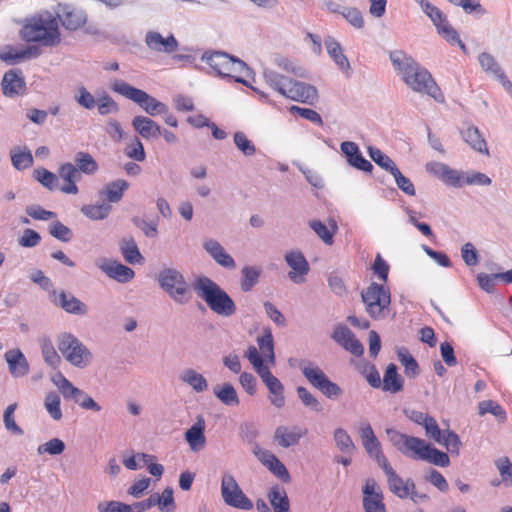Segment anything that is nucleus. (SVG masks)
Returning <instances> with one entry per match:
<instances>
[{"mask_svg":"<svg viewBox=\"0 0 512 512\" xmlns=\"http://www.w3.org/2000/svg\"><path fill=\"white\" fill-rule=\"evenodd\" d=\"M389 58L401 80L412 91L428 95L439 103L444 102V95L432 74L412 56L402 50H394Z\"/></svg>","mask_w":512,"mask_h":512,"instance_id":"f257e3e1","label":"nucleus"},{"mask_svg":"<svg viewBox=\"0 0 512 512\" xmlns=\"http://www.w3.org/2000/svg\"><path fill=\"white\" fill-rule=\"evenodd\" d=\"M386 433L392 445L407 457L424 460L440 467H447L450 464L447 453L431 446L421 438L401 433L392 428L387 429Z\"/></svg>","mask_w":512,"mask_h":512,"instance_id":"f03ea898","label":"nucleus"},{"mask_svg":"<svg viewBox=\"0 0 512 512\" xmlns=\"http://www.w3.org/2000/svg\"><path fill=\"white\" fill-rule=\"evenodd\" d=\"M193 288L211 311L222 317H231L237 307L230 295L215 281L207 276H199L193 282Z\"/></svg>","mask_w":512,"mask_h":512,"instance_id":"7ed1b4c3","label":"nucleus"},{"mask_svg":"<svg viewBox=\"0 0 512 512\" xmlns=\"http://www.w3.org/2000/svg\"><path fill=\"white\" fill-rule=\"evenodd\" d=\"M20 34L27 43H39L46 47L56 46L61 41L58 20L48 13L45 16L32 17L24 24Z\"/></svg>","mask_w":512,"mask_h":512,"instance_id":"20e7f679","label":"nucleus"},{"mask_svg":"<svg viewBox=\"0 0 512 512\" xmlns=\"http://www.w3.org/2000/svg\"><path fill=\"white\" fill-rule=\"evenodd\" d=\"M201 60L206 62L217 76L233 78L235 82L251 87L244 78L232 76L231 74L232 72L242 73L243 71H250V68L243 60L223 51H206L203 53Z\"/></svg>","mask_w":512,"mask_h":512,"instance_id":"39448f33","label":"nucleus"},{"mask_svg":"<svg viewBox=\"0 0 512 512\" xmlns=\"http://www.w3.org/2000/svg\"><path fill=\"white\" fill-rule=\"evenodd\" d=\"M159 287L176 304L185 305L192 299V291L184 274L172 267H165L156 276Z\"/></svg>","mask_w":512,"mask_h":512,"instance_id":"423d86ee","label":"nucleus"},{"mask_svg":"<svg viewBox=\"0 0 512 512\" xmlns=\"http://www.w3.org/2000/svg\"><path fill=\"white\" fill-rule=\"evenodd\" d=\"M111 89L136 103L142 110L152 117L167 114L169 110L165 103L157 100L144 90L136 88L123 80H115L111 84Z\"/></svg>","mask_w":512,"mask_h":512,"instance_id":"0eeeda50","label":"nucleus"},{"mask_svg":"<svg viewBox=\"0 0 512 512\" xmlns=\"http://www.w3.org/2000/svg\"><path fill=\"white\" fill-rule=\"evenodd\" d=\"M57 346L65 360L77 368H86L93 359L87 346L72 333H60L57 336Z\"/></svg>","mask_w":512,"mask_h":512,"instance_id":"6e6552de","label":"nucleus"},{"mask_svg":"<svg viewBox=\"0 0 512 512\" xmlns=\"http://www.w3.org/2000/svg\"><path fill=\"white\" fill-rule=\"evenodd\" d=\"M298 368L309 384L319 390L326 398L337 399L342 395L341 387L331 381L325 372L313 362L300 360Z\"/></svg>","mask_w":512,"mask_h":512,"instance_id":"1a4fd4ad","label":"nucleus"},{"mask_svg":"<svg viewBox=\"0 0 512 512\" xmlns=\"http://www.w3.org/2000/svg\"><path fill=\"white\" fill-rule=\"evenodd\" d=\"M361 298L371 318L379 320L386 317L389 312L391 295L390 291L382 284L372 282L361 292Z\"/></svg>","mask_w":512,"mask_h":512,"instance_id":"9d476101","label":"nucleus"},{"mask_svg":"<svg viewBox=\"0 0 512 512\" xmlns=\"http://www.w3.org/2000/svg\"><path fill=\"white\" fill-rule=\"evenodd\" d=\"M221 496L224 503L230 507L251 510L253 502L245 495L235 477L225 473L221 479Z\"/></svg>","mask_w":512,"mask_h":512,"instance_id":"9b49d317","label":"nucleus"},{"mask_svg":"<svg viewBox=\"0 0 512 512\" xmlns=\"http://www.w3.org/2000/svg\"><path fill=\"white\" fill-rule=\"evenodd\" d=\"M49 300L53 305L68 314L84 316L88 313V306L71 292L65 290L57 291L53 289L49 291Z\"/></svg>","mask_w":512,"mask_h":512,"instance_id":"f8f14e48","label":"nucleus"},{"mask_svg":"<svg viewBox=\"0 0 512 512\" xmlns=\"http://www.w3.org/2000/svg\"><path fill=\"white\" fill-rule=\"evenodd\" d=\"M426 171L441 180L445 185L460 188L465 185V174L462 171L451 168L442 162H428L425 165Z\"/></svg>","mask_w":512,"mask_h":512,"instance_id":"ddd939ff","label":"nucleus"},{"mask_svg":"<svg viewBox=\"0 0 512 512\" xmlns=\"http://www.w3.org/2000/svg\"><path fill=\"white\" fill-rule=\"evenodd\" d=\"M285 262L291 268L289 279L295 284L305 282V276L310 271V266L304 254L299 250H291L285 254Z\"/></svg>","mask_w":512,"mask_h":512,"instance_id":"4468645a","label":"nucleus"},{"mask_svg":"<svg viewBox=\"0 0 512 512\" xmlns=\"http://www.w3.org/2000/svg\"><path fill=\"white\" fill-rule=\"evenodd\" d=\"M26 89V81L21 69L14 68L4 73L1 81V90L5 97H18L23 95Z\"/></svg>","mask_w":512,"mask_h":512,"instance_id":"2eb2a0df","label":"nucleus"},{"mask_svg":"<svg viewBox=\"0 0 512 512\" xmlns=\"http://www.w3.org/2000/svg\"><path fill=\"white\" fill-rule=\"evenodd\" d=\"M97 267L109 278L119 283H128L135 276V272L132 268L115 260L102 259L97 262Z\"/></svg>","mask_w":512,"mask_h":512,"instance_id":"dca6fc26","label":"nucleus"},{"mask_svg":"<svg viewBox=\"0 0 512 512\" xmlns=\"http://www.w3.org/2000/svg\"><path fill=\"white\" fill-rule=\"evenodd\" d=\"M284 97L297 102L313 104L318 98V91L311 84L291 79Z\"/></svg>","mask_w":512,"mask_h":512,"instance_id":"f3484780","label":"nucleus"},{"mask_svg":"<svg viewBox=\"0 0 512 512\" xmlns=\"http://www.w3.org/2000/svg\"><path fill=\"white\" fill-rule=\"evenodd\" d=\"M340 149L351 167L363 172H372L373 165L364 158L355 142L344 141L340 144Z\"/></svg>","mask_w":512,"mask_h":512,"instance_id":"a211bd4d","label":"nucleus"},{"mask_svg":"<svg viewBox=\"0 0 512 512\" xmlns=\"http://www.w3.org/2000/svg\"><path fill=\"white\" fill-rule=\"evenodd\" d=\"M203 249L221 267L233 270L236 268L234 258L215 239L209 238L203 242Z\"/></svg>","mask_w":512,"mask_h":512,"instance_id":"6ab92c4d","label":"nucleus"},{"mask_svg":"<svg viewBox=\"0 0 512 512\" xmlns=\"http://www.w3.org/2000/svg\"><path fill=\"white\" fill-rule=\"evenodd\" d=\"M259 377L271 394L269 398L271 404L276 408H282L285 405L284 385L282 382L272 374L269 368L260 373Z\"/></svg>","mask_w":512,"mask_h":512,"instance_id":"aec40b11","label":"nucleus"},{"mask_svg":"<svg viewBox=\"0 0 512 512\" xmlns=\"http://www.w3.org/2000/svg\"><path fill=\"white\" fill-rule=\"evenodd\" d=\"M4 358L7 362L9 373L13 378H21L29 373L30 366L28 360L19 348L6 351Z\"/></svg>","mask_w":512,"mask_h":512,"instance_id":"412c9836","label":"nucleus"},{"mask_svg":"<svg viewBox=\"0 0 512 512\" xmlns=\"http://www.w3.org/2000/svg\"><path fill=\"white\" fill-rule=\"evenodd\" d=\"M58 175L64 181L59 190L65 194L76 195L79 192L77 182L81 179V174L76 166L70 162L61 164L58 168Z\"/></svg>","mask_w":512,"mask_h":512,"instance_id":"4be33fe9","label":"nucleus"},{"mask_svg":"<svg viewBox=\"0 0 512 512\" xmlns=\"http://www.w3.org/2000/svg\"><path fill=\"white\" fill-rule=\"evenodd\" d=\"M57 20L61 22L62 26L70 31H75L81 28L86 23V14L81 10H76L70 6H59L57 11Z\"/></svg>","mask_w":512,"mask_h":512,"instance_id":"5701e85b","label":"nucleus"},{"mask_svg":"<svg viewBox=\"0 0 512 512\" xmlns=\"http://www.w3.org/2000/svg\"><path fill=\"white\" fill-rule=\"evenodd\" d=\"M206 423L203 416H198L195 423L186 430L184 439L188 443L191 451L199 452L206 444L205 437Z\"/></svg>","mask_w":512,"mask_h":512,"instance_id":"b1692460","label":"nucleus"},{"mask_svg":"<svg viewBox=\"0 0 512 512\" xmlns=\"http://www.w3.org/2000/svg\"><path fill=\"white\" fill-rule=\"evenodd\" d=\"M145 43L151 50L156 52L172 53L178 48V41L173 34L164 38L156 31L146 33Z\"/></svg>","mask_w":512,"mask_h":512,"instance_id":"393cba45","label":"nucleus"},{"mask_svg":"<svg viewBox=\"0 0 512 512\" xmlns=\"http://www.w3.org/2000/svg\"><path fill=\"white\" fill-rule=\"evenodd\" d=\"M387 482L390 491L401 499H405L408 496L411 497L412 500H415L416 491H415V483L413 480L408 479L404 481L395 471L391 472L387 475Z\"/></svg>","mask_w":512,"mask_h":512,"instance_id":"a878e982","label":"nucleus"},{"mask_svg":"<svg viewBox=\"0 0 512 512\" xmlns=\"http://www.w3.org/2000/svg\"><path fill=\"white\" fill-rule=\"evenodd\" d=\"M307 433L306 429H299L293 427L290 429L287 426L280 425L275 429L274 441L282 448H289L297 445L300 439Z\"/></svg>","mask_w":512,"mask_h":512,"instance_id":"bb28decb","label":"nucleus"},{"mask_svg":"<svg viewBox=\"0 0 512 512\" xmlns=\"http://www.w3.org/2000/svg\"><path fill=\"white\" fill-rule=\"evenodd\" d=\"M359 436L361 438L362 445L370 458L382 451L381 444L370 423H361L359 427Z\"/></svg>","mask_w":512,"mask_h":512,"instance_id":"cd10ccee","label":"nucleus"},{"mask_svg":"<svg viewBox=\"0 0 512 512\" xmlns=\"http://www.w3.org/2000/svg\"><path fill=\"white\" fill-rule=\"evenodd\" d=\"M134 130L144 139L157 138L160 136V126L151 118L138 115L132 119Z\"/></svg>","mask_w":512,"mask_h":512,"instance_id":"c85d7f7f","label":"nucleus"},{"mask_svg":"<svg viewBox=\"0 0 512 512\" xmlns=\"http://www.w3.org/2000/svg\"><path fill=\"white\" fill-rule=\"evenodd\" d=\"M129 188V183L124 179H117L109 182L99 192V196L102 200L109 203H118L122 200L124 192Z\"/></svg>","mask_w":512,"mask_h":512,"instance_id":"c756f323","label":"nucleus"},{"mask_svg":"<svg viewBox=\"0 0 512 512\" xmlns=\"http://www.w3.org/2000/svg\"><path fill=\"white\" fill-rule=\"evenodd\" d=\"M463 140L475 151L489 156V149L486 140L482 137L479 129L474 125H468L461 131Z\"/></svg>","mask_w":512,"mask_h":512,"instance_id":"7c9ffc66","label":"nucleus"},{"mask_svg":"<svg viewBox=\"0 0 512 512\" xmlns=\"http://www.w3.org/2000/svg\"><path fill=\"white\" fill-rule=\"evenodd\" d=\"M327 53L341 71L347 72L351 66L348 58L344 55L340 43L332 36H328L325 41Z\"/></svg>","mask_w":512,"mask_h":512,"instance_id":"2f4dec72","label":"nucleus"},{"mask_svg":"<svg viewBox=\"0 0 512 512\" xmlns=\"http://www.w3.org/2000/svg\"><path fill=\"white\" fill-rule=\"evenodd\" d=\"M120 252L126 262L132 265L142 264L144 257L142 256L136 241L133 237H124L119 242Z\"/></svg>","mask_w":512,"mask_h":512,"instance_id":"473e14b6","label":"nucleus"},{"mask_svg":"<svg viewBox=\"0 0 512 512\" xmlns=\"http://www.w3.org/2000/svg\"><path fill=\"white\" fill-rule=\"evenodd\" d=\"M267 497L274 512H289L290 500L284 487L278 484L272 486Z\"/></svg>","mask_w":512,"mask_h":512,"instance_id":"72a5a7b5","label":"nucleus"},{"mask_svg":"<svg viewBox=\"0 0 512 512\" xmlns=\"http://www.w3.org/2000/svg\"><path fill=\"white\" fill-rule=\"evenodd\" d=\"M403 384L404 380L399 375L397 366L394 363L388 364L383 377V391L398 393L403 389Z\"/></svg>","mask_w":512,"mask_h":512,"instance_id":"f704fd0d","label":"nucleus"},{"mask_svg":"<svg viewBox=\"0 0 512 512\" xmlns=\"http://www.w3.org/2000/svg\"><path fill=\"white\" fill-rule=\"evenodd\" d=\"M262 270L257 266L246 265L241 269L240 288L244 293L250 292L259 282Z\"/></svg>","mask_w":512,"mask_h":512,"instance_id":"c9c22d12","label":"nucleus"},{"mask_svg":"<svg viewBox=\"0 0 512 512\" xmlns=\"http://www.w3.org/2000/svg\"><path fill=\"white\" fill-rule=\"evenodd\" d=\"M330 228H328L322 221L320 220H311L309 222V227L318 235V237L326 244H333L334 234L338 230V226L335 220H331L329 223Z\"/></svg>","mask_w":512,"mask_h":512,"instance_id":"e433bc0d","label":"nucleus"},{"mask_svg":"<svg viewBox=\"0 0 512 512\" xmlns=\"http://www.w3.org/2000/svg\"><path fill=\"white\" fill-rule=\"evenodd\" d=\"M213 394L226 406H238L240 403L238 394L231 383L215 386Z\"/></svg>","mask_w":512,"mask_h":512,"instance_id":"4c0bfd02","label":"nucleus"},{"mask_svg":"<svg viewBox=\"0 0 512 512\" xmlns=\"http://www.w3.org/2000/svg\"><path fill=\"white\" fill-rule=\"evenodd\" d=\"M74 162L79 174L94 175L99 169L97 161L88 152H77L74 156Z\"/></svg>","mask_w":512,"mask_h":512,"instance_id":"58836bf2","label":"nucleus"},{"mask_svg":"<svg viewBox=\"0 0 512 512\" xmlns=\"http://www.w3.org/2000/svg\"><path fill=\"white\" fill-rule=\"evenodd\" d=\"M263 77L265 79V82L273 90L277 91L283 97L285 96L286 91L289 86V81H291V78H288V77L281 75L278 72H276L274 70H270V69L264 70Z\"/></svg>","mask_w":512,"mask_h":512,"instance_id":"ea45409f","label":"nucleus"},{"mask_svg":"<svg viewBox=\"0 0 512 512\" xmlns=\"http://www.w3.org/2000/svg\"><path fill=\"white\" fill-rule=\"evenodd\" d=\"M398 360L404 366V372L407 377L415 378L419 375L420 369L416 359L409 353L405 347H400L396 351Z\"/></svg>","mask_w":512,"mask_h":512,"instance_id":"a19ab883","label":"nucleus"},{"mask_svg":"<svg viewBox=\"0 0 512 512\" xmlns=\"http://www.w3.org/2000/svg\"><path fill=\"white\" fill-rule=\"evenodd\" d=\"M150 499L153 501L154 506H158L159 510L162 512H172L176 508L173 489L171 487H166L162 494H151Z\"/></svg>","mask_w":512,"mask_h":512,"instance_id":"79ce46f5","label":"nucleus"},{"mask_svg":"<svg viewBox=\"0 0 512 512\" xmlns=\"http://www.w3.org/2000/svg\"><path fill=\"white\" fill-rule=\"evenodd\" d=\"M180 379L184 383L191 386L192 389L197 393L203 392L208 388L206 378L202 374L195 371L194 369L184 370L180 375Z\"/></svg>","mask_w":512,"mask_h":512,"instance_id":"37998d69","label":"nucleus"},{"mask_svg":"<svg viewBox=\"0 0 512 512\" xmlns=\"http://www.w3.org/2000/svg\"><path fill=\"white\" fill-rule=\"evenodd\" d=\"M11 162L15 169L21 171L33 165V156L28 149L21 150L20 147H14L10 151Z\"/></svg>","mask_w":512,"mask_h":512,"instance_id":"c03bdc74","label":"nucleus"},{"mask_svg":"<svg viewBox=\"0 0 512 512\" xmlns=\"http://www.w3.org/2000/svg\"><path fill=\"white\" fill-rule=\"evenodd\" d=\"M112 207L108 203L89 204L81 207V213L91 220H104L106 219Z\"/></svg>","mask_w":512,"mask_h":512,"instance_id":"a18cd8bd","label":"nucleus"},{"mask_svg":"<svg viewBox=\"0 0 512 512\" xmlns=\"http://www.w3.org/2000/svg\"><path fill=\"white\" fill-rule=\"evenodd\" d=\"M53 382L57 385L60 393L65 399L73 400L75 402L81 389L75 387L71 381H69L63 374L58 373L54 378Z\"/></svg>","mask_w":512,"mask_h":512,"instance_id":"49530a36","label":"nucleus"},{"mask_svg":"<svg viewBox=\"0 0 512 512\" xmlns=\"http://www.w3.org/2000/svg\"><path fill=\"white\" fill-rule=\"evenodd\" d=\"M421 8V10L426 14V16L431 20L435 28H437L441 23L445 22L447 16L435 5H433L428 0H414Z\"/></svg>","mask_w":512,"mask_h":512,"instance_id":"de8ad7c7","label":"nucleus"},{"mask_svg":"<svg viewBox=\"0 0 512 512\" xmlns=\"http://www.w3.org/2000/svg\"><path fill=\"white\" fill-rule=\"evenodd\" d=\"M437 33L441 35L449 44L455 45L457 44L460 49L464 52H466V46L461 41L460 36L456 29H454L448 19L445 20V22L441 23L437 28Z\"/></svg>","mask_w":512,"mask_h":512,"instance_id":"09e8293b","label":"nucleus"},{"mask_svg":"<svg viewBox=\"0 0 512 512\" xmlns=\"http://www.w3.org/2000/svg\"><path fill=\"white\" fill-rule=\"evenodd\" d=\"M479 415L483 416L490 413L495 416L499 422L503 423L507 420V413L505 409L493 400H484L478 404Z\"/></svg>","mask_w":512,"mask_h":512,"instance_id":"8fccbe9b","label":"nucleus"},{"mask_svg":"<svg viewBox=\"0 0 512 512\" xmlns=\"http://www.w3.org/2000/svg\"><path fill=\"white\" fill-rule=\"evenodd\" d=\"M97 110L99 115L106 116L118 113L120 107L106 91H103L102 94L97 97Z\"/></svg>","mask_w":512,"mask_h":512,"instance_id":"3c124183","label":"nucleus"},{"mask_svg":"<svg viewBox=\"0 0 512 512\" xmlns=\"http://www.w3.org/2000/svg\"><path fill=\"white\" fill-rule=\"evenodd\" d=\"M334 441L337 448L344 454H351L355 445L352 438L343 428H336L333 433Z\"/></svg>","mask_w":512,"mask_h":512,"instance_id":"603ef678","label":"nucleus"},{"mask_svg":"<svg viewBox=\"0 0 512 512\" xmlns=\"http://www.w3.org/2000/svg\"><path fill=\"white\" fill-rule=\"evenodd\" d=\"M362 494H363V499H362L363 504H365L367 500H370V501L384 500L383 492H382L381 488L379 487V485L377 484V482L375 481V479H373V478L366 479L365 484L362 488Z\"/></svg>","mask_w":512,"mask_h":512,"instance_id":"864d4df0","label":"nucleus"},{"mask_svg":"<svg viewBox=\"0 0 512 512\" xmlns=\"http://www.w3.org/2000/svg\"><path fill=\"white\" fill-rule=\"evenodd\" d=\"M368 153L371 159L381 168L388 171L389 173L393 172L395 168H397L394 161L384 154L379 148L370 146L368 148Z\"/></svg>","mask_w":512,"mask_h":512,"instance_id":"5fc2aeb1","label":"nucleus"},{"mask_svg":"<svg viewBox=\"0 0 512 512\" xmlns=\"http://www.w3.org/2000/svg\"><path fill=\"white\" fill-rule=\"evenodd\" d=\"M34 174L35 178L48 190L54 191L59 189V179L56 174L45 168L36 169Z\"/></svg>","mask_w":512,"mask_h":512,"instance_id":"6e6d98bb","label":"nucleus"},{"mask_svg":"<svg viewBox=\"0 0 512 512\" xmlns=\"http://www.w3.org/2000/svg\"><path fill=\"white\" fill-rule=\"evenodd\" d=\"M439 444L445 446V448L451 453V454H459V450L462 446V442L460 440V437L458 434L452 430H444L443 435L441 436Z\"/></svg>","mask_w":512,"mask_h":512,"instance_id":"4d7b16f0","label":"nucleus"},{"mask_svg":"<svg viewBox=\"0 0 512 512\" xmlns=\"http://www.w3.org/2000/svg\"><path fill=\"white\" fill-rule=\"evenodd\" d=\"M495 466L503 485L507 488L512 487V461L508 457H501L495 460Z\"/></svg>","mask_w":512,"mask_h":512,"instance_id":"13d9d810","label":"nucleus"},{"mask_svg":"<svg viewBox=\"0 0 512 512\" xmlns=\"http://www.w3.org/2000/svg\"><path fill=\"white\" fill-rule=\"evenodd\" d=\"M44 405L52 419L58 421L62 418L61 400L56 392H50L46 395Z\"/></svg>","mask_w":512,"mask_h":512,"instance_id":"bf43d9fd","label":"nucleus"},{"mask_svg":"<svg viewBox=\"0 0 512 512\" xmlns=\"http://www.w3.org/2000/svg\"><path fill=\"white\" fill-rule=\"evenodd\" d=\"M296 392L304 406L315 412H321L323 410L320 401L306 387L298 386Z\"/></svg>","mask_w":512,"mask_h":512,"instance_id":"052dcab7","label":"nucleus"},{"mask_svg":"<svg viewBox=\"0 0 512 512\" xmlns=\"http://www.w3.org/2000/svg\"><path fill=\"white\" fill-rule=\"evenodd\" d=\"M342 17L355 29L364 28L365 21L362 12L356 7H344L341 11Z\"/></svg>","mask_w":512,"mask_h":512,"instance_id":"680f3d73","label":"nucleus"},{"mask_svg":"<svg viewBox=\"0 0 512 512\" xmlns=\"http://www.w3.org/2000/svg\"><path fill=\"white\" fill-rule=\"evenodd\" d=\"M65 443L59 438H52L49 441L41 444L37 448L39 455L49 454L52 456L60 455L65 450Z\"/></svg>","mask_w":512,"mask_h":512,"instance_id":"e2e57ef3","label":"nucleus"},{"mask_svg":"<svg viewBox=\"0 0 512 512\" xmlns=\"http://www.w3.org/2000/svg\"><path fill=\"white\" fill-rule=\"evenodd\" d=\"M49 233L59 241L69 242L73 238L72 230L59 220L49 225Z\"/></svg>","mask_w":512,"mask_h":512,"instance_id":"0e129e2a","label":"nucleus"},{"mask_svg":"<svg viewBox=\"0 0 512 512\" xmlns=\"http://www.w3.org/2000/svg\"><path fill=\"white\" fill-rule=\"evenodd\" d=\"M478 61L485 72L492 73L495 77L503 72L499 63L490 53L482 52L478 56Z\"/></svg>","mask_w":512,"mask_h":512,"instance_id":"69168bd1","label":"nucleus"},{"mask_svg":"<svg viewBox=\"0 0 512 512\" xmlns=\"http://www.w3.org/2000/svg\"><path fill=\"white\" fill-rule=\"evenodd\" d=\"M235 146L245 155L252 156L256 152V147L251 140L247 138V136L241 132L237 131L233 136Z\"/></svg>","mask_w":512,"mask_h":512,"instance_id":"338daca9","label":"nucleus"},{"mask_svg":"<svg viewBox=\"0 0 512 512\" xmlns=\"http://www.w3.org/2000/svg\"><path fill=\"white\" fill-rule=\"evenodd\" d=\"M16 407H17L16 403H13V404H10L7 406V408L4 411L3 422H4L5 428L8 431L12 432L15 435H22L24 433V431L19 425H17V423L15 422V419H14V415H13Z\"/></svg>","mask_w":512,"mask_h":512,"instance_id":"774afa93","label":"nucleus"}]
</instances>
